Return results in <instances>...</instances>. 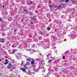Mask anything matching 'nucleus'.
<instances>
[{
	"label": "nucleus",
	"mask_w": 77,
	"mask_h": 77,
	"mask_svg": "<svg viewBox=\"0 0 77 77\" xmlns=\"http://www.w3.org/2000/svg\"><path fill=\"white\" fill-rule=\"evenodd\" d=\"M44 42L43 41L41 42H40V43L38 44L39 45H42V46L43 47V48L44 49H47V48H49V45H44Z\"/></svg>",
	"instance_id": "1"
},
{
	"label": "nucleus",
	"mask_w": 77,
	"mask_h": 77,
	"mask_svg": "<svg viewBox=\"0 0 77 77\" xmlns=\"http://www.w3.org/2000/svg\"><path fill=\"white\" fill-rule=\"evenodd\" d=\"M17 54V55H16L17 58V59H20V58H21V55H22V54Z\"/></svg>",
	"instance_id": "2"
},
{
	"label": "nucleus",
	"mask_w": 77,
	"mask_h": 77,
	"mask_svg": "<svg viewBox=\"0 0 77 77\" xmlns=\"http://www.w3.org/2000/svg\"><path fill=\"white\" fill-rule=\"evenodd\" d=\"M24 56H25V57L26 58V60L28 62H30V61H31V58H30V57H29L26 55H24Z\"/></svg>",
	"instance_id": "3"
},
{
	"label": "nucleus",
	"mask_w": 77,
	"mask_h": 77,
	"mask_svg": "<svg viewBox=\"0 0 77 77\" xmlns=\"http://www.w3.org/2000/svg\"><path fill=\"white\" fill-rule=\"evenodd\" d=\"M49 6L51 9H52V8H54V3H53L51 5H49Z\"/></svg>",
	"instance_id": "4"
},
{
	"label": "nucleus",
	"mask_w": 77,
	"mask_h": 77,
	"mask_svg": "<svg viewBox=\"0 0 77 77\" xmlns=\"http://www.w3.org/2000/svg\"><path fill=\"white\" fill-rule=\"evenodd\" d=\"M62 33H63V32H60V33L57 34L58 37H60V36H62V35H63Z\"/></svg>",
	"instance_id": "5"
},
{
	"label": "nucleus",
	"mask_w": 77,
	"mask_h": 77,
	"mask_svg": "<svg viewBox=\"0 0 77 77\" xmlns=\"http://www.w3.org/2000/svg\"><path fill=\"white\" fill-rule=\"evenodd\" d=\"M36 20V17H33L32 18H31V20H29V21H34Z\"/></svg>",
	"instance_id": "6"
},
{
	"label": "nucleus",
	"mask_w": 77,
	"mask_h": 77,
	"mask_svg": "<svg viewBox=\"0 0 77 77\" xmlns=\"http://www.w3.org/2000/svg\"><path fill=\"white\" fill-rule=\"evenodd\" d=\"M52 39H54V40H57V37H56V36H53L52 37Z\"/></svg>",
	"instance_id": "7"
},
{
	"label": "nucleus",
	"mask_w": 77,
	"mask_h": 77,
	"mask_svg": "<svg viewBox=\"0 0 77 77\" xmlns=\"http://www.w3.org/2000/svg\"><path fill=\"white\" fill-rule=\"evenodd\" d=\"M7 68L9 69L11 68H12V64L9 63V64L7 66Z\"/></svg>",
	"instance_id": "8"
},
{
	"label": "nucleus",
	"mask_w": 77,
	"mask_h": 77,
	"mask_svg": "<svg viewBox=\"0 0 77 77\" xmlns=\"http://www.w3.org/2000/svg\"><path fill=\"white\" fill-rule=\"evenodd\" d=\"M45 41L47 44H49V43H50V41H49V39H46Z\"/></svg>",
	"instance_id": "9"
},
{
	"label": "nucleus",
	"mask_w": 77,
	"mask_h": 77,
	"mask_svg": "<svg viewBox=\"0 0 77 77\" xmlns=\"http://www.w3.org/2000/svg\"><path fill=\"white\" fill-rule=\"evenodd\" d=\"M20 69H21V70H22V71H23V72H26V70L24 68H20Z\"/></svg>",
	"instance_id": "10"
},
{
	"label": "nucleus",
	"mask_w": 77,
	"mask_h": 77,
	"mask_svg": "<svg viewBox=\"0 0 77 77\" xmlns=\"http://www.w3.org/2000/svg\"><path fill=\"white\" fill-rule=\"evenodd\" d=\"M0 42H2V43H3V42H5V40H4V39L1 38L0 39Z\"/></svg>",
	"instance_id": "11"
},
{
	"label": "nucleus",
	"mask_w": 77,
	"mask_h": 77,
	"mask_svg": "<svg viewBox=\"0 0 77 77\" xmlns=\"http://www.w3.org/2000/svg\"><path fill=\"white\" fill-rule=\"evenodd\" d=\"M39 69V68L36 69V68H34V70L35 72H38V71Z\"/></svg>",
	"instance_id": "12"
},
{
	"label": "nucleus",
	"mask_w": 77,
	"mask_h": 77,
	"mask_svg": "<svg viewBox=\"0 0 77 77\" xmlns=\"http://www.w3.org/2000/svg\"><path fill=\"white\" fill-rule=\"evenodd\" d=\"M51 53H49L47 55V57H49L51 58Z\"/></svg>",
	"instance_id": "13"
},
{
	"label": "nucleus",
	"mask_w": 77,
	"mask_h": 77,
	"mask_svg": "<svg viewBox=\"0 0 77 77\" xmlns=\"http://www.w3.org/2000/svg\"><path fill=\"white\" fill-rule=\"evenodd\" d=\"M5 61H6V62L4 63V65H7V64H8V62H9L8 60H6Z\"/></svg>",
	"instance_id": "14"
},
{
	"label": "nucleus",
	"mask_w": 77,
	"mask_h": 77,
	"mask_svg": "<svg viewBox=\"0 0 77 77\" xmlns=\"http://www.w3.org/2000/svg\"><path fill=\"white\" fill-rule=\"evenodd\" d=\"M31 65H34L35 64V61L32 60L31 61Z\"/></svg>",
	"instance_id": "15"
},
{
	"label": "nucleus",
	"mask_w": 77,
	"mask_h": 77,
	"mask_svg": "<svg viewBox=\"0 0 77 77\" xmlns=\"http://www.w3.org/2000/svg\"><path fill=\"white\" fill-rule=\"evenodd\" d=\"M61 8H62V6H61V5H60L57 8V9H58V10H60V9Z\"/></svg>",
	"instance_id": "16"
},
{
	"label": "nucleus",
	"mask_w": 77,
	"mask_h": 77,
	"mask_svg": "<svg viewBox=\"0 0 77 77\" xmlns=\"http://www.w3.org/2000/svg\"><path fill=\"white\" fill-rule=\"evenodd\" d=\"M55 76L56 77H60V75L58 73L56 74H55Z\"/></svg>",
	"instance_id": "17"
},
{
	"label": "nucleus",
	"mask_w": 77,
	"mask_h": 77,
	"mask_svg": "<svg viewBox=\"0 0 77 77\" xmlns=\"http://www.w3.org/2000/svg\"><path fill=\"white\" fill-rule=\"evenodd\" d=\"M54 45H55V44L54 42H53L51 44V46H52V47H54Z\"/></svg>",
	"instance_id": "18"
},
{
	"label": "nucleus",
	"mask_w": 77,
	"mask_h": 77,
	"mask_svg": "<svg viewBox=\"0 0 77 77\" xmlns=\"http://www.w3.org/2000/svg\"><path fill=\"white\" fill-rule=\"evenodd\" d=\"M17 51H16V49H13L12 50V53H14L16 52Z\"/></svg>",
	"instance_id": "19"
},
{
	"label": "nucleus",
	"mask_w": 77,
	"mask_h": 77,
	"mask_svg": "<svg viewBox=\"0 0 77 77\" xmlns=\"http://www.w3.org/2000/svg\"><path fill=\"white\" fill-rule=\"evenodd\" d=\"M71 36L72 38V39H73L74 38V35L73 34H71Z\"/></svg>",
	"instance_id": "20"
},
{
	"label": "nucleus",
	"mask_w": 77,
	"mask_h": 77,
	"mask_svg": "<svg viewBox=\"0 0 77 77\" xmlns=\"http://www.w3.org/2000/svg\"><path fill=\"white\" fill-rule=\"evenodd\" d=\"M36 46H37V45L34 44L32 46V48H33L34 47H36Z\"/></svg>",
	"instance_id": "21"
},
{
	"label": "nucleus",
	"mask_w": 77,
	"mask_h": 77,
	"mask_svg": "<svg viewBox=\"0 0 77 77\" xmlns=\"http://www.w3.org/2000/svg\"><path fill=\"white\" fill-rule=\"evenodd\" d=\"M58 68L57 67L55 68L54 69V70H55V71H58Z\"/></svg>",
	"instance_id": "22"
},
{
	"label": "nucleus",
	"mask_w": 77,
	"mask_h": 77,
	"mask_svg": "<svg viewBox=\"0 0 77 77\" xmlns=\"http://www.w3.org/2000/svg\"><path fill=\"white\" fill-rule=\"evenodd\" d=\"M27 73L28 75H30V74H31V72H30V71H28L27 72Z\"/></svg>",
	"instance_id": "23"
},
{
	"label": "nucleus",
	"mask_w": 77,
	"mask_h": 77,
	"mask_svg": "<svg viewBox=\"0 0 77 77\" xmlns=\"http://www.w3.org/2000/svg\"><path fill=\"white\" fill-rule=\"evenodd\" d=\"M39 33L40 35H42L43 34V32L41 31H39Z\"/></svg>",
	"instance_id": "24"
},
{
	"label": "nucleus",
	"mask_w": 77,
	"mask_h": 77,
	"mask_svg": "<svg viewBox=\"0 0 77 77\" xmlns=\"http://www.w3.org/2000/svg\"><path fill=\"white\" fill-rule=\"evenodd\" d=\"M24 67L25 68H26V69L27 68V66H26V65L25 64L24 66Z\"/></svg>",
	"instance_id": "25"
},
{
	"label": "nucleus",
	"mask_w": 77,
	"mask_h": 77,
	"mask_svg": "<svg viewBox=\"0 0 77 77\" xmlns=\"http://www.w3.org/2000/svg\"><path fill=\"white\" fill-rule=\"evenodd\" d=\"M49 72L48 73H47V75H49V74H50V70H49Z\"/></svg>",
	"instance_id": "26"
},
{
	"label": "nucleus",
	"mask_w": 77,
	"mask_h": 77,
	"mask_svg": "<svg viewBox=\"0 0 77 77\" xmlns=\"http://www.w3.org/2000/svg\"><path fill=\"white\" fill-rule=\"evenodd\" d=\"M3 21V19L2 17H1L0 18V22H2Z\"/></svg>",
	"instance_id": "27"
},
{
	"label": "nucleus",
	"mask_w": 77,
	"mask_h": 77,
	"mask_svg": "<svg viewBox=\"0 0 77 77\" xmlns=\"http://www.w3.org/2000/svg\"><path fill=\"white\" fill-rule=\"evenodd\" d=\"M52 61V60L51 59L49 60V61H48V63H50Z\"/></svg>",
	"instance_id": "28"
},
{
	"label": "nucleus",
	"mask_w": 77,
	"mask_h": 77,
	"mask_svg": "<svg viewBox=\"0 0 77 77\" xmlns=\"http://www.w3.org/2000/svg\"><path fill=\"white\" fill-rule=\"evenodd\" d=\"M67 53H68V51H66L65 53L64 54H67Z\"/></svg>",
	"instance_id": "29"
},
{
	"label": "nucleus",
	"mask_w": 77,
	"mask_h": 77,
	"mask_svg": "<svg viewBox=\"0 0 77 77\" xmlns=\"http://www.w3.org/2000/svg\"><path fill=\"white\" fill-rule=\"evenodd\" d=\"M65 0H61L60 1L61 2H65Z\"/></svg>",
	"instance_id": "30"
},
{
	"label": "nucleus",
	"mask_w": 77,
	"mask_h": 77,
	"mask_svg": "<svg viewBox=\"0 0 77 77\" xmlns=\"http://www.w3.org/2000/svg\"><path fill=\"white\" fill-rule=\"evenodd\" d=\"M29 42H32V40L31 38H29Z\"/></svg>",
	"instance_id": "31"
},
{
	"label": "nucleus",
	"mask_w": 77,
	"mask_h": 77,
	"mask_svg": "<svg viewBox=\"0 0 77 77\" xmlns=\"http://www.w3.org/2000/svg\"><path fill=\"white\" fill-rule=\"evenodd\" d=\"M12 47L13 48H15V47H16V45H12Z\"/></svg>",
	"instance_id": "32"
},
{
	"label": "nucleus",
	"mask_w": 77,
	"mask_h": 77,
	"mask_svg": "<svg viewBox=\"0 0 77 77\" xmlns=\"http://www.w3.org/2000/svg\"><path fill=\"white\" fill-rule=\"evenodd\" d=\"M29 62H27L26 63V65H29Z\"/></svg>",
	"instance_id": "33"
},
{
	"label": "nucleus",
	"mask_w": 77,
	"mask_h": 77,
	"mask_svg": "<svg viewBox=\"0 0 77 77\" xmlns=\"http://www.w3.org/2000/svg\"><path fill=\"white\" fill-rule=\"evenodd\" d=\"M39 56H41V57H42V54L41 53H40L39 54Z\"/></svg>",
	"instance_id": "34"
},
{
	"label": "nucleus",
	"mask_w": 77,
	"mask_h": 77,
	"mask_svg": "<svg viewBox=\"0 0 77 77\" xmlns=\"http://www.w3.org/2000/svg\"><path fill=\"white\" fill-rule=\"evenodd\" d=\"M65 2H69V0H65Z\"/></svg>",
	"instance_id": "35"
},
{
	"label": "nucleus",
	"mask_w": 77,
	"mask_h": 77,
	"mask_svg": "<svg viewBox=\"0 0 77 77\" xmlns=\"http://www.w3.org/2000/svg\"><path fill=\"white\" fill-rule=\"evenodd\" d=\"M34 3V2H32V1H31V3H30V4H33V3Z\"/></svg>",
	"instance_id": "36"
},
{
	"label": "nucleus",
	"mask_w": 77,
	"mask_h": 77,
	"mask_svg": "<svg viewBox=\"0 0 77 77\" xmlns=\"http://www.w3.org/2000/svg\"><path fill=\"white\" fill-rule=\"evenodd\" d=\"M55 32H57V29H54Z\"/></svg>",
	"instance_id": "37"
},
{
	"label": "nucleus",
	"mask_w": 77,
	"mask_h": 77,
	"mask_svg": "<svg viewBox=\"0 0 77 77\" xmlns=\"http://www.w3.org/2000/svg\"><path fill=\"white\" fill-rule=\"evenodd\" d=\"M45 71V70H42V72H44Z\"/></svg>",
	"instance_id": "38"
},
{
	"label": "nucleus",
	"mask_w": 77,
	"mask_h": 77,
	"mask_svg": "<svg viewBox=\"0 0 77 77\" xmlns=\"http://www.w3.org/2000/svg\"><path fill=\"white\" fill-rule=\"evenodd\" d=\"M12 20V18H11V19H9V21H11Z\"/></svg>",
	"instance_id": "39"
},
{
	"label": "nucleus",
	"mask_w": 77,
	"mask_h": 77,
	"mask_svg": "<svg viewBox=\"0 0 77 77\" xmlns=\"http://www.w3.org/2000/svg\"><path fill=\"white\" fill-rule=\"evenodd\" d=\"M26 13H28L29 12V11L27 10H26V11H25Z\"/></svg>",
	"instance_id": "40"
},
{
	"label": "nucleus",
	"mask_w": 77,
	"mask_h": 77,
	"mask_svg": "<svg viewBox=\"0 0 77 77\" xmlns=\"http://www.w3.org/2000/svg\"><path fill=\"white\" fill-rule=\"evenodd\" d=\"M21 62H22V63H21V65H23V60H22V61H21Z\"/></svg>",
	"instance_id": "41"
},
{
	"label": "nucleus",
	"mask_w": 77,
	"mask_h": 77,
	"mask_svg": "<svg viewBox=\"0 0 77 77\" xmlns=\"http://www.w3.org/2000/svg\"><path fill=\"white\" fill-rule=\"evenodd\" d=\"M48 30H50V28H49V27H48Z\"/></svg>",
	"instance_id": "42"
},
{
	"label": "nucleus",
	"mask_w": 77,
	"mask_h": 77,
	"mask_svg": "<svg viewBox=\"0 0 77 77\" xmlns=\"http://www.w3.org/2000/svg\"><path fill=\"white\" fill-rule=\"evenodd\" d=\"M63 59H65V57L64 56H63Z\"/></svg>",
	"instance_id": "43"
},
{
	"label": "nucleus",
	"mask_w": 77,
	"mask_h": 77,
	"mask_svg": "<svg viewBox=\"0 0 77 77\" xmlns=\"http://www.w3.org/2000/svg\"><path fill=\"white\" fill-rule=\"evenodd\" d=\"M56 48V46L54 47L53 48V49H55Z\"/></svg>",
	"instance_id": "44"
},
{
	"label": "nucleus",
	"mask_w": 77,
	"mask_h": 77,
	"mask_svg": "<svg viewBox=\"0 0 77 77\" xmlns=\"http://www.w3.org/2000/svg\"><path fill=\"white\" fill-rule=\"evenodd\" d=\"M30 51V49H27V51Z\"/></svg>",
	"instance_id": "45"
},
{
	"label": "nucleus",
	"mask_w": 77,
	"mask_h": 77,
	"mask_svg": "<svg viewBox=\"0 0 77 77\" xmlns=\"http://www.w3.org/2000/svg\"><path fill=\"white\" fill-rule=\"evenodd\" d=\"M45 77H49L50 76L48 75H46V76Z\"/></svg>",
	"instance_id": "46"
},
{
	"label": "nucleus",
	"mask_w": 77,
	"mask_h": 77,
	"mask_svg": "<svg viewBox=\"0 0 77 77\" xmlns=\"http://www.w3.org/2000/svg\"><path fill=\"white\" fill-rule=\"evenodd\" d=\"M5 14H6V15H7V14H8V12H6Z\"/></svg>",
	"instance_id": "47"
},
{
	"label": "nucleus",
	"mask_w": 77,
	"mask_h": 77,
	"mask_svg": "<svg viewBox=\"0 0 77 77\" xmlns=\"http://www.w3.org/2000/svg\"><path fill=\"white\" fill-rule=\"evenodd\" d=\"M33 1H35L36 2H37V0H33Z\"/></svg>",
	"instance_id": "48"
},
{
	"label": "nucleus",
	"mask_w": 77,
	"mask_h": 77,
	"mask_svg": "<svg viewBox=\"0 0 77 77\" xmlns=\"http://www.w3.org/2000/svg\"><path fill=\"white\" fill-rule=\"evenodd\" d=\"M3 48H5V46H3Z\"/></svg>",
	"instance_id": "49"
},
{
	"label": "nucleus",
	"mask_w": 77,
	"mask_h": 77,
	"mask_svg": "<svg viewBox=\"0 0 77 77\" xmlns=\"http://www.w3.org/2000/svg\"><path fill=\"white\" fill-rule=\"evenodd\" d=\"M4 7H5V5H3L2 8H4Z\"/></svg>",
	"instance_id": "50"
},
{
	"label": "nucleus",
	"mask_w": 77,
	"mask_h": 77,
	"mask_svg": "<svg viewBox=\"0 0 77 77\" xmlns=\"http://www.w3.org/2000/svg\"><path fill=\"white\" fill-rule=\"evenodd\" d=\"M26 10H23V11H24L25 12H26Z\"/></svg>",
	"instance_id": "51"
},
{
	"label": "nucleus",
	"mask_w": 77,
	"mask_h": 77,
	"mask_svg": "<svg viewBox=\"0 0 77 77\" xmlns=\"http://www.w3.org/2000/svg\"><path fill=\"white\" fill-rule=\"evenodd\" d=\"M14 32H16V30H14Z\"/></svg>",
	"instance_id": "52"
},
{
	"label": "nucleus",
	"mask_w": 77,
	"mask_h": 77,
	"mask_svg": "<svg viewBox=\"0 0 77 77\" xmlns=\"http://www.w3.org/2000/svg\"><path fill=\"white\" fill-rule=\"evenodd\" d=\"M35 50H33V51L34 52H35Z\"/></svg>",
	"instance_id": "53"
},
{
	"label": "nucleus",
	"mask_w": 77,
	"mask_h": 77,
	"mask_svg": "<svg viewBox=\"0 0 77 77\" xmlns=\"http://www.w3.org/2000/svg\"><path fill=\"white\" fill-rule=\"evenodd\" d=\"M71 2H72V1H74V0H71Z\"/></svg>",
	"instance_id": "54"
},
{
	"label": "nucleus",
	"mask_w": 77,
	"mask_h": 77,
	"mask_svg": "<svg viewBox=\"0 0 77 77\" xmlns=\"http://www.w3.org/2000/svg\"><path fill=\"white\" fill-rule=\"evenodd\" d=\"M41 68V69H42L43 68V67L42 68V67H41L40 68Z\"/></svg>",
	"instance_id": "55"
},
{
	"label": "nucleus",
	"mask_w": 77,
	"mask_h": 77,
	"mask_svg": "<svg viewBox=\"0 0 77 77\" xmlns=\"http://www.w3.org/2000/svg\"><path fill=\"white\" fill-rule=\"evenodd\" d=\"M18 48H20V47H18Z\"/></svg>",
	"instance_id": "56"
},
{
	"label": "nucleus",
	"mask_w": 77,
	"mask_h": 77,
	"mask_svg": "<svg viewBox=\"0 0 77 77\" xmlns=\"http://www.w3.org/2000/svg\"><path fill=\"white\" fill-rule=\"evenodd\" d=\"M42 75H44V74H42Z\"/></svg>",
	"instance_id": "57"
},
{
	"label": "nucleus",
	"mask_w": 77,
	"mask_h": 77,
	"mask_svg": "<svg viewBox=\"0 0 77 77\" xmlns=\"http://www.w3.org/2000/svg\"><path fill=\"white\" fill-rule=\"evenodd\" d=\"M24 77H26V76H25Z\"/></svg>",
	"instance_id": "58"
},
{
	"label": "nucleus",
	"mask_w": 77,
	"mask_h": 77,
	"mask_svg": "<svg viewBox=\"0 0 77 77\" xmlns=\"http://www.w3.org/2000/svg\"><path fill=\"white\" fill-rule=\"evenodd\" d=\"M48 69H49V68H48Z\"/></svg>",
	"instance_id": "59"
},
{
	"label": "nucleus",
	"mask_w": 77,
	"mask_h": 77,
	"mask_svg": "<svg viewBox=\"0 0 77 77\" xmlns=\"http://www.w3.org/2000/svg\"><path fill=\"white\" fill-rule=\"evenodd\" d=\"M73 10H74V9H73Z\"/></svg>",
	"instance_id": "60"
},
{
	"label": "nucleus",
	"mask_w": 77,
	"mask_h": 77,
	"mask_svg": "<svg viewBox=\"0 0 77 77\" xmlns=\"http://www.w3.org/2000/svg\"><path fill=\"white\" fill-rule=\"evenodd\" d=\"M44 77H45V76H44Z\"/></svg>",
	"instance_id": "61"
}]
</instances>
